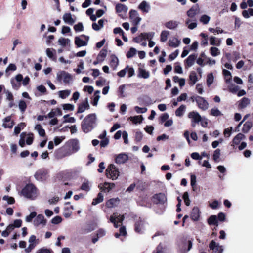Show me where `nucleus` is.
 <instances>
[{
  "instance_id": "obj_50",
  "label": "nucleus",
  "mask_w": 253,
  "mask_h": 253,
  "mask_svg": "<svg viewBox=\"0 0 253 253\" xmlns=\"http://www.w3.org/2000/svg\"><path fill=\"white\" fill-rule=\"evenodd\" d=\"M11 84H12V88L15 90H18L21 86V83H18L14 80L13 79L11 80Z\"/></svg>"
},
{
  "instance_id": "obj_25",
  "label": "nucleus",
  "mask_w": 253,
  "mask_h": 253,
  "mask_svg": "<svg viewBox=\"0 0 253 253\" xmlns=\"http://www.w3.org/2000/svg\"><path fill=\"white\" fill-rule=\"evenodd\" d=\"M63 19L65 22L68 23L70 25H73L75 20L72 17V15L70 13H66L63 15Z\"/></svg>"
},
{
  "instance_id": "obj_31",
  "label": "nucleus",
  "mask_w": 253,
  "mask_h": 253,
  "mask_svg": "<svg viewBox=\"0 0 253 253\" xmlns=\"http://www.w3.org/2000/svg\"><path fill=\"white\" fill-rule=\"evenodd\" d=\"M180 43V41L175 37L169 40L168 42L169 45L172 47H177L179 45Z\"/></svg>"
},
{
  "instance_id": "obj_38",
  "label": "nucleus",
  "mask_w": 253,
  "mask_h": 253,
  "mask_svg": "<svg viewBox=\"0 0 253 253\" xmlns=\"http://www.w3.org/2000/svg\"><path fill=\"white\" fill-rule=\"evenodd\" d=\"M103 199H104V197H103V194L99 192L97 194V197L93 199L92 202V205H96L102 202L103 201Z\"/></svg>"
},
{
  "instance_id": "obj_37",
  "label": "nucleus",
  "mask_w": 253,
  "mask_h": 253,
  "mask_svg": "<svg viewBox=\"0 0 253 253\" xmlns=\"http://www.w3.org/2000/svg\"><path fill=\"white\" fill-rule=\"evenodd\" d=\"M167 249L160 243L156 247V250L153 251L152 253H166Z\"/></svg>"
},
{
  "instance_id": "obj_61",
  "label": "nucleus",
  "mask_w": 253,
  "mask_h": 253,
  "mask_svg": "<svg viewBox=\"0 0 253 253\" xmlns=\"http://www.w3.org/2000/svg\"><path fill=\"white\" fill-rule=\"evenodd\" d=\"M80 189L82 190L88 192L90 190V187L88 182H84L82 183Z\"/></svg>"
},
{
  "instance_id": "obj_24",
  "label": "nucleus",
  "mask_w": 253,
  "mask_h": 253,
  "mask_svg": "<svg viewBox=\"0 0 253 253\" xmlns=\"http://www.w3.org/2000/svg\"><path fill=\"white\" fill-rule=\"evenodd\" d=\"M208 223L209 225H214L216 227L218 226V219L217 216L215 215H212L210 216L207 220Z\"/></svg>"
},
{
  "instance_id": "obj_53",
  "label": "nucleus",
  "mask_w": 253,
  "mask_h": 253,
  "mask_svg": "<svg viewBox=\"0 0 253 253\" xmlns=\"http://www.w3.org/2000/svg\"><path fill=\"white\" fill-rule=\"evenodd\" d=\"M220 156V150L217 149L214 151L213 155V159L215 162L219 161V157Z\"/></svg>"
},
{
  "instance_id": "obj_59",
  "label": "nucleus",
  "mask_w": 253,
  "mask_h": 253,
  "mask_svg": "<svg viewBox=\"0 0 253 253\" xmlns=\"http://www.w3.org/2000/svg\"><path fill=\"white\" fill-rule=\"evenodd\" d=\"M58 42L61 45L65 46L66 45L70 42V40L64 38H60L58 40Z\"/></svg>"
},
{
  "instance_id": "obj_30",
  "label": "nucleus",
  "mask_w": 253,
  "mask_h": 253,
  "mask_svg": "<svg viewBox=\"0 0 253 253\" xmlns=\"http://www.w3.org/2000/svg\"><path fill=\"white\" fill-rule=\"evenodd\" d=\"M47 56L53 61L56 60V50L53 48H47L46 50Z\"/></svg>"
},
{
  "instance_id": "obj_23",
  "label": "nucleus",
  "mask_w": 253,
  "mask_h": 253,
  "mask_svg": "<svg viewBox=\"0 0 253 253\" xmlns=\"http://www.w3.org/2000/svg\"><path fill=\"white\" fill-rule=\"evenodd\" d=\"M138 8L143 12L148 13L150 9V6L146 1H143L139 4Z\"/></svg>"
},
{
  "instance_id": "obj_12",
  "label": "nucleus",
  "mask_w": 253,
  "mask_h": 253,
  "mask_svg": "<svg viewBox=\"0 0 253 253\" xmlns=\"http://www.w3.org/2000/svg\"><path fill=\"white\" fill-rule=\"evenodd\" d=\"M210 250H212L215 253H222L223 249L222 246H219V244L216 243L214 240H212L209 244Z\"/></svg>"
},
{
  "instance_id": "obj_27",
  "label": "nucleus",
  "mask_w": 253,
  "mask_h": 253,
  "mask_svg": "<svg viewBox=\"0 0 253 253\" xmlns=\"http://www.w3.org/2000/svg\"><path fill=\"white\" fill-rule=\"evenodd\" d=\"M250 101L249 99L246 97H243L239 101L238 108L244 109L250 104Z\"/></svg>"
},
{
  "instance_id": "obj_14",
  "label": "nucleus",
  "mask_w": 253,
  "mask_h": 253,
  "mask_svg": "<svg viewBox=\"0 0 253 253\" xmlns=\"http://www.w3.org/2000/svg\"><path fill=\"white\" fill-rule=\"evenodd\" d=\"M200 8L198 4H195L187 11V15L190 18H193L199 12Z\"/></svg>"
},
{
  "instance_id": "obj_5",
  "label": "nucleus",
  "mask_w": 253,
  "mask_h": 253,
  "mask_svg": "<svg viewBox=\"0 0 253 253\" xmlns=\"http://www.w3.org/2000/svg\"><path fill=\"white\" fill-rule=\"evenodd\" d=\"M152 200L153 203L156 204L163 205L167 203V198L164 193H159L154 194L152 197Z\"/></svg>"
},
{
  "instance_id": "obj_64",
  "label": "nucleus",
  "mask_w": 253,
  "mask_h": 253,
  "mask_svg": "<svg viewBox=\"0 0 253 253\" xmlns=\"http://www.w3.org/2000/svg\"><path fill=\"white\" fill-rule=\"evenodd\" d=\"M74 29L76 32L82 31L84 30L83 25L81 22H79L74 25Z\"/></svg>"
},
{
  "instance_id": "obj_34",
  "label": "nucleus",
  "mask_w": 253,
  "mask_h": 253,
  "mask_svg": "<svg viewBox=\"0 0 253 253\" xmlns=\"http://www.w3.org/2000/svg\"><path fill=\"white\" fill-rule=\"evenodd\" d=\"M165 26L169 29H174L177 26L178 23L175 21L170 20L165 23Z\"/></svg>"
},
{
  "instance_id": "obj_3",
  "label": "nucleus",
  "mask_w": 253,
  "mask_h": 253,
  "mask_svg": "<svg viewBox=\"0 0 253 253\" xmlns=\"http://www.w3.org/2000/svg\"><path fill=\"white\" fill-rule=\"evenodd\" d=\"M21 194L27 198L33 199L37 196V188L32 183L27 184L22 189Z\"/></svg>"
},
{
  "instance_id": "obj_58",
  "label": "nucleus",
  "mask_w": 253,
  "mask_h": 253,
  "mask_svg": "<svg viewBox=\"0 0 253 253\" xmlns=\"http://www.w3.org/2000/svg\"><path fill=\"white\" fill-rule=\"evenodd\" d=\"M210 114L211 115L216 117L222 115L221 112L217 108L211 109Z\"/></svg>"
},
{
  "instance_id": "obj_55",
  "label": "nucleus",
  "mask_w": 253,
  "mask_h": 253,
  "mask_svg": "<svg viewBox=\"0 0 253 253\" xmlns=\"http://www.w3.org/2000/svg\"><path fill=\"white\" fill-rule=\"evenodd\" d=\"M143 33H141L139 36L133 38V41L136 43H140L143 40H145Z\"/></svg>"
},
{
  "instance_id": "obj_2",
  "label": "nucleus",
  "mask_w": 253,
  "mask_h": 253,
  "mask_svg": "<svg viewBox=\"0 0 253 253\" xmlns=\"http://www.w3.org/2000/svg\"><path fill=\"white\" fill-rule=\"evenodd\" d=\"M96 116L95 113L87 115L81 123V128L85 133L91 131L95 126Z\"/></svg>"
},
{
  "instance_id": "obj_10",
  "label": "nucleus",
  "mask_w": 253,
  "mask_h": 253,
  "mask_svg": "<svg viewBox=\"0 0 253 253\" xmlns=\"http://www.w3.org/2000/svg\"><path fill=\"white\" fill-rule=\"evenodd\" d=\"M138 15V14L136 10L133 9L130 10L129 18L132 20L133 25L137 26L141 19Z\"/></svg>"
},
{
  "instance_id": "obj_51",
  "label": "nucleus",
  "mask_w": 253,
  "mask_h": 253,
  "mask_svg": "<svg viewBox=\"0 0 253 253\" xmlns=\"http://www.w3.org/2000/svg\"><path fill=\"white\" fill-rule=\"evenodd\" d=\"M136 53V50L133 47L129 49V51L126 53V56L127 58H130L134 56Z\"/></svg>"
},
{
  "instance_id": "obj_45",
  "label": "nucleus",
  "mask_w": 253,
  "mask_h": 253,
  "mask_svg": "<svg viewBox=\"0 0 253 253\" xmlns=\"http://www.w3.org/2000/svg\"><path fill=\"white\" fill-rule=\"evenodd\" d=\"M242 14L245 18H249L250 16H253V9L249 8L248 11L244 10L242 11Z\"/></svg>"
},
{
  "instance_id": "obj_22",
  "label": "nucleus",
  "mask_w": 253,
  "mask_h": 253,
  "mask_svg": "<svg viewBox=\"0 0 253 253\" xmlns=\"http://www.w3.org/2000/svg\"><path fill=\"white\" fill-rule=\"evenodd\" d=\"M197 57V55L196 54L190 55L185 61L186 65L189 67L192 66L193 65Z\"/></svg>"
},
{
  "instance_id": "obj_15",
  "label": "nucleus",
  "mask_w": 253,
  "mask_h": 253,
  "mask_svg": "<svg viewBox=\"0 0 253 253\" xmlns=\"http://www.w3.org/2000/svg\"><path fill=\"white\" fill-rule=\"evenodd\" d=\"M144 222L141 219L137 220L134 224V230L139 234L143 233Z\"/></svg>"
},
{
  "instance_id": "obj_29",
  "label": "nucleus",
  "mask_w": 253,
  "mask_h": 253,
  "mask_svg": "<svg viewBox=\"0 0 253 253\" xmlns=\"http://www.w3.org/2000/svg\"><path fill=\"white\" fill-rule=\"evenodd\" d=\"M253 126V123L251 121H247L244 124L242 131L244 133H248Z\"/></svg>"
},
{
  "instance_id": "obj_8",
  "label": "nucleus",
  "mask_w": 253,
  "mask_h": 253,
  "mask_svg": "<svg viewBox=\"0 0 253 253\" xmlns=\"http://www.w3.org/2000/svg\"><path fill=\"white\" fill-rule=\"evenodd\" d=\"M81 37H83L85 39V41L82 40L79 37H76L75 38V44L77 47H80L83 46H86L87 44V42L89 40V37L88 36L85 35H82Z\"/></svg>"
},
{
  "instance_id": "obj_43",
  "label": "nucleus",
  "mask_w": 253,
  "mask_h": 253,
  "mask_svg": "<svg viewBox=\"0 0 253 253\" xmlns=\"http://www.w3.org/2000/svg\"><path fill=\"white\" fill-rule=\"evenodd\" d=\"M126 234L127 233L126 232V227L123 226L120 228L119 233H115L114 236L116 238H119L120 236H125Z\"/></svg>"
},
{
  "instance_id": "obj_18",
  "label": "nucleus",
  "mask_w": 253,
  "mask_h": 253,
  "mask_svg": "<svg viewBox=\"0 0 253 253\" xmlns=\"http://www.w3.org/2000/svg\"><path fill=\"white\" fill-rule=\"evenodd\" d=\"M120 202L118 198H111L106 202V206L108 208H112L117 206Z\"/></svg>"
},
{
  "instance_id": "obj_42",
  "label": "nucleus",
  "mask_w": 253,
  "mask_h": 253,
  "mask_svg": "<svg viewBox=\"0 0 253 253\" xmlns=\"http://www.w3.org/2000/svg\"><path fill=\"white\" fill-rule=\"evenodd\" d=\"M200 36L202 38L201 41V44L202 46H205L208 45V35L204 33H201Z\"/></svg>"
},
{
  "instance_id": "obj_17",
  "label": "nucleus",
  "mask_w": 253,
  "mask_h": 253,
  "mask_svg": "<svg viewBox=\"0 0 253 253\" xmlns=\"http://www.w3.org/2000/svg\"><path fill=\"white\" fill-rule=\"evenodd\" d=\"M128 160L127 155L121 153L118 155L115 158V161L117 164H124Z\"/></svg>"
},
{
  "instance_id": "obj_48",
  "label": "nucleus",
  "mask_w": 253,
  "mask_h": 253,
  "mask_svg": "<svg viewBox=\"0 0 253 253\" xmlns=\"http://www.w3.org/2000/svg\"><path fill=\"white\" fill-rule=\"evenodd\" d=\"M143 133L140 131H137L135 134V141L136 142H140L143 138Z\"/></svg>"
},
{
  "instance_id": "obj_36",
  "label": "nucleus",
  "mask_w": 253,
  "mask_h": 253,
  "mask_svg": "<svg viewBox=\"0 0 253 253\" xmlns=\"http://www.w3.org/2000/svg\"><path fill=\"white\" fill-rule=\"evenodd\" d=\"M245 138V136L244 134L239 133L234 137L232 140L233 143L235 145H238L240 143V141L244 139Z\"/></svg>"
},
{
  "instance_id": "obj_62",
  "label": "nucleus",
  "mask_w": 253,
  "mask_h": 253,
  "mask_svg": "<svg viewBox=\"0 0 253 253\" xmlns=\"http://www.w3.org/2000/svg\"><path fill=\"white\" fill-rule=\"evenodd\" d=\"M29 242L30 244H38L39 243V239H36V237L34 235H31L29 239Z\"/></svg>"
},
{
  "instance_id": "obj_11",
  "label": "nucleus",
  "mask_w": 253,
  "mask_h": 253,
  "mask_svg": "<svg viewBox=\"0 0 253 253\" xmlns=\"http://www.w3.org/2000/svg\"><path fill=\"white\" fill-rule=\"evenodd\" d=\"M188 117L192 119V126H194L195 125L193 123H198L201 121V116L197 112L192 111L188 113Z\"/></svg>"
},
{
  "instance_id": "obj_9",
  "label": "nucleus",
  "mask_w": 253,
  "mask_h": 253,
  "mask_svg": "<svg viewBox=\"0 0 253 253\" xmlns=\"http://www.w3.org/2000/svg\"><path fill=\"white\" fill-rule=\"evenodd\" d=\"M196 102L198 107L201 109L206 110L208 109L209 104L204 98L200 96H196Z\"/></svg>"
},
{
  "instance_id": "obj_28",
  "label": "nucleus",
  "mask_w": 253,
  "mask_h": 253,
  "mask_svg": "<svg viewBox=\"0 0 253 253\" xmlns=\"http://www.w3.org/2000/svg\"><path fill=\"white\" fill-rule=\"evenodd\" d=\"M198 81V77L194 71H191L189 75V85L193 86Z\"/></svg>"
},
{
  "instance_id": "obj_26",
  "label": "nucleus",
  "mask_w": 253,
  "mask_h": 253,
  "mask_svg": "<svg viewBox=\"0 0 253 253\" xmlns=\"http://www.w3.org/2000/svg\"><path fill=\"white\" fill-rule=\"evenodd\" d=\"M115 186V184L114 183H108V182H104L103 186L102 187L100 188L102 191L106 192H109L111 190H112Z\"/></svg>"
},
{
  "instance_id": "obj_21",
  "label": "nucleus",
  "mask_w": 253,
  "mask_h": 253,
  "mask_svg": "<svg viewBox=\"0 0 253 253\" xmlns=\"http://www.w3.org/2000/svg\"><path fill=\"white\" fill-rule=\"evenodd\" d=\"M110 58V66L113 70H115L119 64V60L117 57L114 54L111 55Z\"/></svg>"
},
{
  "instance_id": "obj_4",
  "label": "nucleus",
  "mask_w": 253,
  "mask_h": 253,
  "mask_svg": "<svg viewBox=\"0 0 253 253\" xmlns=\"http://www.w3.org/2000/svg\"><path fill=\"white\" fill-rule=\"evenodd\" d=\"M120 172L114 164H110L106 169L105 175L108 178L113 180H116L119 176Z\"/></svg>"
},
{
  "instance_id": "obj_19",
  "label": "nucleus",
  "mask_w": 253,
  "mask_h": 253,
  "mask_svg": "<svg viewBox=\"0 0 253 253\" xmlns=\"http://www.w3.org/2000/svg\"><path fill=\"white\" fill-rule=\"evenodd\" d=\"M46 223V220L45 219L42 214H39L34 221V224L35 226H38L41 224L45 225Z\"/></svg>"
},
{
  "instance_id": "obj_13",
  "label": "nucleus",
  "mask_w": 253,
  "mask_h": 253,
  "mask_svg": "<svg viewBox=\"0 0 253 253\" xmlns=\"http://www.w3.org/2000/svg\"><path fill=\"white\" fill-rule=\"evenodd\" d=\"M89 105L88 102L87 98H86L85 101L80 103L78 105V110L77 113H81L84 112L85 110L89 109Z\"/></svg>"
},
{
  "instance_id": "obj_47",
  "label": "nucleus",
  "mask_w": 253,
  "mask_h": 253,
  "mask_svg": "<svg viewBox=\"0 0 253 253\" xmlns=\"http://www.w3.org/2000/svg\"><path fill=\"white\" fill-rule=\"evenodd\" d=\"M70 94V91L69 90H65L60 91L59 92V95L62 99H65L67 98Z\"/></svg>"
},
{
  "instance_id": "obj_39",
  "label": "nucleus",
  "mask_w": 253,
  "mask_h": 253,
  "mask_svg": "<svg viewBox=\"0 0 253 253\" xmlns=\"http://www.w3.org/2000/svg\"><path fill=\"white\" fill-rule=\"evenodd\" d=\"M129 119L133 123L136 124L138 123H141L143 121V117L141 115L135 116L133 117H130Z\"/></svg>"
},
{
  "instance_id": "obj_1",
  "label": "nucleus",
  "mask_w": 253,
  "mask_h": 253,
  "mask_svg": "<svg viewBox=\"0 0 253 253\" xmlns=\"http://www.w3.org/2000/svg\"><path fill=\"white\" fill-rule=\"evenodd\" d=\"M79 149L78 141L76 139L69 140L64 146L58 149L56 152V156L62 158L76 152Z\"/></svg>"
},
{
  "instance_id": "obj_46",
  "label": "nucleus",
  "mask_w": 253,
  "mask_h": 253,
  "mask_svg": "<svg viewBox=\"0 0 253 253\" xmlns=\"http://www.w3.org/2000/svg\"><path fill=\"white\" fill-rule=\"evenodd\" d=\"M223 75L226 82H229L232 79L231 73L227 70L223 69L222 71Z\"/></svg>"
},
{
  "instance_id": "obj_56",
  "label": "nucleus",
  "mask_w": 253,
  "mask_h": 253,
  "mask_svg": "<svg viewBox=\"0 0 253 253\" xmlns=\"http://www.w3.org/2000/svg\"><path fill=\"white\" fill-rule=\"evenodd\" d=\"M182 198L184 200L185 204L188 206L190 204V200L189 198V195L187 192H185L183 195Z\"/></svg>"
},
{
  "instance_id": "obj_41",
  "label": "nucleus",
  "mask_w": 253,
  "mask_h": 253,
  "mask_svg": "<svg viewBox=\"0 0 253 253\" xmlns=\"http://www.w3.org/2000/svg\"><path fill=\"white\" fill-rule=\"evenodd\" d=\"M35 129L38 131L39 134L42 137L45 136V132L40 124H37L35 126Z\"/></svg>"
},
{
  "instance_id": "obj_32",
  "label": "nucleus",
  "mask_w": 253,
  "mask_h": 253,
  "mask_svg": "<svg viewBox=\"0 0 253 253\" xmlns=\"http://www.w3.org/2000/svg\"><path fill=\"white\" fill-rule=\"evenodd\" d=\"M107 50L105 47L103 48L99 52L97 57V59L99 60L101 62H102L104 60L105 57L107 56Z\"/></svg>"
},
{
  "instance_id": "obj_54",
  "label": "nucleus",
  "mask_w": 253,
  "mask_h": 253,
  "mask_svg": "<svg viewBox=\"0 0 253 253\" xmlns=\"http://www.w3.org/2000/svg\"><path fill=\"white\" fill-rule=\"evenodd\" d=\"M210 20V17L207 15H203L200 18V21L204 24H207Z\"/></svg>"
},
{
  "instance_id": "obj_57",
  "label": "nucleus",
  "mask_w": 253,
  "mask_h": 253,
  "mask_svg": "<svg viewBox=\"0 0 253 253\" xmlns=\"http://www.w3.org/2000/svg\"><path fill=\"white\" fill-rule=\"evenodd\" d=\"M19 108L22 112H25L27 108V104L25 101L20 100L19 102Z\"/></svg>"
},
{
  "instance_id": "obj_16",
  "label": "nucleus",
  "mask_w": 253,
  "mask_h": 253,
  "mask_svg": "<svg viewBox=\"0 0 253 253\" xmlns=\"http://www.w3.org/2000/svg\"><path fill=\"white\" fill-rule=\"evenodd\" d=\"M190 217L194 221L199 220L200 217V211L197 207H194L191 212Z\"/></svg>"
},
{
  "instance_id": "obj_40",
  "label": "nucleus",
  "mask_w": 253,
  "mask_h": 253,
  "mask_svg": "<svg viewBox=\"0 0 253 253\" xmlns=\"http://www.w3.org/2000/svg\"><path fill=\"white\" fill-rule=\"evenodd\" d=\"M186 106L184 105H181L179 108H178L175 111V115L177 116L181 117L182 116L184 112H185Z\"/></svg>"
},
{
  "instance_id": "obj_60",
  "label": "nucleus",
  "mask_w": 253,
  "mask_h": 253,
  "mask_svg": "<svg viewBox=\"0 0 253 253\" xmlns=\"http://www.w3.org/2000/svg\"><path fill=\"white\" fill-rule=\"evenodd\" d=\"M36 253H53V252L50 249L42 248L37 250Z\"/></svg>"
},
{
  "instance_id": "obj_33",
  "label": "nucleus",
  "mask_w": 253,
  "mask_h": 253,
  "mask_svg": "<svg viewBox=\"0 0 253 253\" xmlns=\"http://www.w3.org/2000/svg\"><path fill=\"white\" fill-rule=\"evenodd\" d=\"M115 10L117 13H121L122 12H126L128 8L124 4L121 3H118L115 7Z\"/></svg>"
},
{
  "instance_id": "obj_20",
  "label": "nucleus",
  "mask_w": 253,
  "mask_h": 253,
  "mask_svg": "<svg viewBox=\"0 0 253 253\" xmlns=\"http://www.w3.org/2000/svg\"><path fill=\"white\" fill-rule=\"evenodd\" d=\"M11 117L10 116H7L4 118L3 120V126L4 128H12L13 125H14V123L13 121H11Z\"/></svg>"
},
{
  "instance_id": "obj_35",
  "label": "nucleus",
  "mask_w": 253,
  "mask_h": 253,
  "mask_svg": "<svg viewBox=\"0 0 253 253\" xmlns=\"http://www.w3.org/2000/svg\"><path fill=\"white\" fill-rule=\"evenodd\" d=\"M138 77L144 78L147 79L149 78L150 76V73L148 71L145 70V69H143L142 68H139L138 69Z\"/></svg>"
},
{
  "instance_id": "obj_6",
  "label": "nucleus",
  "mask_w": 253,
  "mask_h": 253,
  "mask_svg": "<svg viewBox=\"0 0 253 253\" xmlns=\"http://www.w3.org/2000/svg\"><path fill=\"white\" fill-rule=\"evenodd\" d=\"M34 176L38 181H45L48 177V171L43 169H40L36 172Z\"/></svg>"
},
{
  "instance_id": "obj_44",
  "label": "nucleus",
  "mask_w": 253,
  "mask_h": 253,
  "mask_svg": "<svg viewBox=\"0 0 253 253\" xmlns=\"http://www.w3.org/2000/svg\"><path fill=\"white\" fill-rule=\"evenodd\" d=\"M169 35V32L167 30L162 31L160 35V41L165 42L167 40L168 37Z\"/></svg>"
},
{
  "instance_id": "obj_52",
  "label": "nucleus",
  "mask_w": 253,
  "mask_h": 253,
  "mask_svg": "<svg viewBox=\"0 0 253 253\" xmlns=\"http://www.w3.org/2000/svg\"><path fill=\"white\" fill-rule=\"evenodd\" d=\"M210 53L213 56H216L220 54L219 49L215 47H211L210 49Z\"/></svg>"
},
{
  "instance_id": "obj_7",
  "label": "nucleus",
  "mask_w": 253,
  "mask_h": 253,
  "mask_svg": "<svg viewBox=\"0 0 253 253\" xmlns=\"http://www.w3.org/2000/svg\"><path fill=\"white\" fill-rule=\"evenodd\" d=\"M57 77L59 81H61L63 78V82L65 84H69L72 80V76L65 71H61L57 73Z\"/></svg>"
},
{
  "instance_id": "obj_49",
  "label": "nucleus",
  "mask_w": 253,
  "mask_h": 253,
  "mask_svg": "<svg viewBox=\"0 0 253 253\" xmlns=\"http://www.w3.org/2000/svg\"><path fill=\"white\" fill-rule=\"evenodd\" d=\"M214 77L212 73L208 74L207 78V84L210 86L213 82Z\"/></svg>"
},
{
  "instance_id": "obj_63",
  "label": "nucleus",
  "mask_w": 253,
  "mask_h": 253,
  "mask_svg": "<svg viewBox=\"0 0 253 253\" xmlns=\"http://www.w3.org/2000/svg\"><path fill=\"white\" fill-rule=\"evenodd\" d=\"M210 43L212 45L219 46L220 45V42L218 41L217 42L216 41V38L213 36H211L210 38Z\"/></svg>"
}]
</instances>
